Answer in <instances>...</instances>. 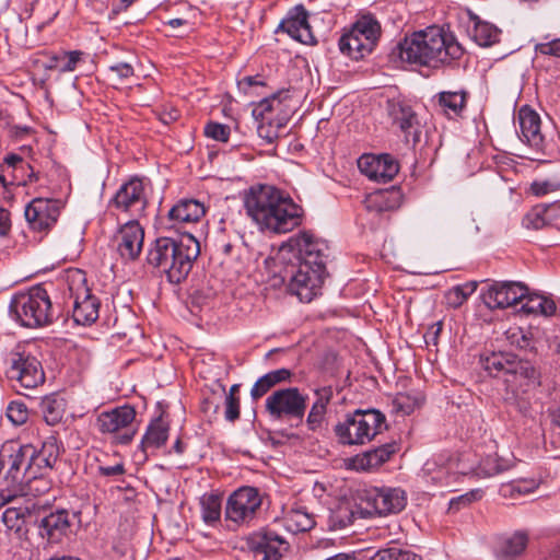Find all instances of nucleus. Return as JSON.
<instances>
[{"label":"nucleus","mask_w":560,"mask_h":560,"mask_svg":"<svg viewBox=\"0 0 560 560\" xmlns=\"http://www.w3.org/2000/svg\"><path fill=\"white\" fill-rule=\"evenodd\" d=\"M292 372L289 369H278L260 376L250 389L253 400H258L265 396L276 385L290 380Z\"/></svg>","instance_id":"obj_33"},{"label":"nucleus","mask_w":560,"mask_h":560,"mask_svg":"<svg viewBox=\"0 0 560 560\" xmlns=\"http://www.w3.org/2000/svg\"><path fill=\"white\" fill-rule=\"evenodd\" d=\"M206 214V207L196 199H180L167 212L164 229L179 231L186 224L199 222Z\"/></svg>","instance_id":"obj_24"},{"label":"nucleus","mask_w":560,"mask_h":560,"mask_svg":"<svg viewBox=\"0 0 560 560\" xmlns=\"http://www.w3.org/2000/svg\"><path fill=\"white\" fill-rule=\"evenodd\" d=\"M148 200L143 182L138 177H132L124 183L109 200V209L114 208L120 212L130 213L139 217L147 208Z\"/></svg>","instance_id":"obj_18"},{"label":"nucleus","mask_w":560,"mask_h":560,"mask_svg":"<svg viewBox=\"0 0 560 560\" xmlns=\"http://www.w3.org/2000/svg\"><path fill=\"white\" fill-rule=\"evenodd\" d=\"M8 377L25 388H35L44 383L45 374L38 359L24 346H16L9 357Z\"/></svg>","instance_id":"obj_13"},{"label":"nucleus","mask_w":560,"mask_h":560,"mask_svg":"<svg viewBox=\"0 0 560 560\" xmlns=\"http://www.w3.org/2000/svg\"><path fill=\"white\" fill-rule=\"evenodd\" d=\"M521 138L537 152L544 150V136L540 131V117L529 106L521 107L517 115Z\"/></svg>","instance_id":"obj_27"},{"label":"nucleus","mask_w":560,"mask_h":560,"mask_svg":"<svg viewBox=\"0 0 560 560\" xmlns=\"http://www.w3.org/2000/svg\"><path fill=\"white\" fill-rule=\"evenodd\" d=\"M504 382L514 392L530 384H538L539 372L529 361L518 359L514 354Z\"/></svg>","instance_id":"obj_28"},{"label":"nucleus","mask_w":560,"mask_h":560,"mask_svg":"<svg viewBox=\"0 0 560 560\" xmlns=\"http://www.w3.org/2000/svg\"><path fill=\"white\" fill-rule=\"evenodd\" d=\"M328 244L311 231H302L291 236L280 247V253H291L299 260L298 265L326 269Z\"/></svg>","instance_id":"obj_11"},{"label":"nucleus","mask_w":560,"mask_h":560,"mask_svg":"<svg viewBox=\"0 0 560 560\" xmlns=\"http://www.w3.org/2000/svg\"><path fill=\"white\" fill-rule=\"evenodd\" d=\"M459 292L460 290L456 285L446 292L445 300L450 307L457 308L465 303L464 299L460 298Z\"/></svg>","instance_id":"obj_59"},{"label":"nucleus","mask_w":560,"mask_h":560,"mask_svg":"<svg viewBox=\"0 0 560 560\" xmlns=\"http://www.w3.org/2000/svg\"><path fill=\"white\" fill-rule=\"evenodd\" d=\"M63 205L59 199L37 197L25 207V219L32 231L48 233L57 223Z\"/></svg>","instance_id":"obj_16"},{"label":"nucleus","mask_w":560,"mask_h":560,"mask_svg":"<svg viewBox=\"0 0 560 560\" xmlns=\"http://www.w3.org/2000/svg\"><path fill=\"white\" fill-rule=\"evenodd\" d=\"M392 54L410 65L438 68L459 59L463 49L451 33L431 26L406 36Z\"/></svg>","instance_id":"obj_2"},{"label":"nucleus","mask_w":560,"mask_h":560,"mask_svg":"<svg viewBox=\"0 0 560 560\" xmlns=\"http://www.w3.org/2000/svg\"><path fill=\"white\" fill-rule=\"evenodd\" d=\"M396 452L395 444L388 443L358 455L355 464L358 468L370 470L380 467Z\"/></svg>","instance_id":"obj_35"},{"label":"nucleus","mask_w":560,"mask_h":560,"mask_svg":"<svg viewBox=\"0 0 560 560\" xmlns=\"http://www.w3.org/2000/svg\"><path fill=\"white\" fill-rule=\"evenodd\" d=\"M535 51L541 55L560 57V38L551 39L546 43H539L535 46Z\"/></svg>","instance_id":"obj_56"},{"label":"nucleus","mask_w":560,"mask_h":560,"mask_svg":"<svg viewBox=\"0 0 560 560\" xmlns=\"http://www.w3.org/2000/svg\"><path fill=\"white\" fill-rule=\"evenodd\" d=\"M144 230L137 220L124 223L115 235L117 252L122 259L136 260L143 247Z\"/></svg>","instance_id":"obj_23"},{"label":"nucleus","mask_w":560,"mask_h":560,"mask_svg":"<svg viewBox=\"0 0 560 560\" xmlns=\"http://www.w3.org/2000/svg\"><path fill=\"white\" fill-rule=\"evenodd\" d=\"M370 517L398 513L406 506L407 498L404 490L398 488H369L360 490Z\"/></svg>","instance_id":"obj_14"},{"label":"nucleus","mask_w":560,"mask_h":560,"mask_svg":"<svg viewBox=\"0 0 560 560\" xmlns=\"http://www.w3.org/2000/svg\"><path fill=\"white\" fill-rule=\"evenodd\" d=\"M77 517L74 512L66 509L51 511L35 522L38 536L48 545H55L71 533L72 521Z\"/></svg>","instance_id":"obj_20"},{"label":"nucleus","mask_w":560,"mask_h":560,"mask_svg":"<svg viewBox=\"0 0 560 560\" xmlns=\"http://www.w3.org/2000/svg\"><path fill=\"white\" fill-rule=\"evenodd\" d=\"M443 324L442 322H436L435 324L431 325L427 332L424 334V339L427 345H436L439 336L442 331Z\"/></svg>","instance_id":"obj_60"},{"label":"nucleus","mask_w":560,"mask_h":560,"mask_svg":"<svg viewBox=\"0 0 560 560\" xmlns=\"http://www.w3.org/2000/svg\"><path fill=\"white\" fill-rule=\"evenodd\" d=\"M546 213V218L550 225L560 219V201H556L549 205H542Z\"/></svg>","instance_id":"obj_62"},{"label":"nucleus","mask_w":560,"mask_h":560,"mask_svg":"<svg viewBox=\"0 0 560 560\" xmlns=\"http://www.w3.org/2000/svg\"><path fill=\"white\" fill-rule=\"evenodd\" d=\"M526 302L522 305V311L527 314H541L551 316L555 314L557 307L552 300L538 294H529L525 296Z\"/></svg>","instance_id":"obj_43"},{"label":"nucleus","mask_w":560,"mask_h":560,"mask_svg":"<svg viewBox=\"0 0 560 560\" xmlns=\"http://www.w3.org/2000/svg\"><path fill=\"white\" fill-rule=\"evenodd\" d=\"M225 419L234 422L240 418V398L234 394H228L225 397Z\"/></svg>","instance_id":"obj_53"},{"label":"nucleus","mask_w":560,"mask_h":560,"mask_svg":"<svg viewBox=\"0 0 560 560\" xmlns=\"http://www.w3.org/2000/svg\"><path fill=\"white\" fill-rule=\"evenodd\" d=\"M135 0H115L114 2V12L118 13L121 11H126Z\"/></svg>","instance_id":"obj_64"},{"label":"nucleus","mask_w":560,"mask_h":560,"mask_svg":"<svg viewBox=\"0 0 560 560\" xmlns=\"http://www.w3.org/2000/svg\"><path fill=\"white\" fill-rule=\"evenodd\" d=\"M528 544V534L525 530H516L510 536L503 537L497 549L498 560H516L522 556Z\"/></svg>","instance_id":"obj_30"},{"label":"nucleus","mask_w":560,"mask_h":560,"mask_svg":"<svg viewBox=\"0 0 560 560\" xmlns=\"http://www.w3.org/2000/svg\"><path fill=\"white\" fill-rule=\"evenodd\" d=\"M283 523L287 530L298 534L311 530L315 525V520L304 509L299 508L289 511L284 516Z\"/></svg>","instance_id":"obj_39"},{"label":"nucleus","mask_w":560,"mask_h":560,"mask_svg":"<svg viewBox=\"0 0 560 560\" xmlns=\"http://www.w3.org/2000/svg\"><path fill=\"white\" fill-rule=\"evenodd\" d=\"M202 521L213 526L221 520L222 497L214 493H206L200 499Z\"/></svg>","instance_id":"obj_41"},{"label":"nucleus","mask_w":560,"mask_h":560,"mask_svg":"<svg viewBox=\"0 0 560 560\" xmlns=\"http://www.w3.org/2000/svg\"><path fill=\"white\" fill-rule=\"evenodd\" d=\"M83 52L80 50L59 51L49 57L45 68L47 70H57L59 72H72L82 61Z\"/></svg>","instance_id":"obj_38"},{"label":"nucleus","mask_w":560,"mask_h":560,"mask_svg":"<svg viewBox=\"0 0 560 560\" xmlns=\"http://www.w3.org/2000/svg\"><path fill=\"white\" fill-rule=\"evenodd\" d=\"M265 81L261 75H246L238 81V88L242 89L245 93L248 92V89L253 86H264Z\"/></svg>","instance_id":"obj_58"},{"label":"nucleus","mask_w":560,"mask_h":560,"mask_svg":"<svg viewBox=\"0 0 560 560\" xmlns=\"http://www.w3.org/2000/svg\"><path fill=\"white\" fill-rule=\"evenodd\" d=\"M59 454V445L54 436L47 438L40 448L32 444H23L18 450L11 451L8 457L9 469L4 476L7 486L0 489L2 503L13 501L21 492L18 487L22 479L21 472L31 478L47 475L57 463Z\"/></svg>","instance_id":"obj_3"},{"label":"nucleus","mask_w":560,"mask_h":560,"mask_svg":"<svg viewBox=\"0 0 560 560\" xmlns=\"http://www.w3.org/2000/svg\"><path fill=\"white\" fill-rule=\"evenodd\" d=\"M135 74L133 66L129 62H116L109 65L106 69V77L114 83H121L125 80L130 79Z\"/></svg>","instance_id":"obj_47"},{"label":"nucleus","mask_w":560,"mask_h":560,"mask_svg":"<svg viewBox=\"0 0 560 560\" xmlns=\"http://www.w3.org/2000/svg\"><path fill=\"white\" fill-rule=\"evenodd\" d=\"M244 207L261 231L284 234L299 228L304 218V209L291 196L270 185L249 188L244 198Z\"/></svg>","instance_id":"obj_1"},{"label":"nucleus","mask_w":560,"mask_h":560,"mask_svg":"<svg viewBox=\"0 0 560 560\" xmlns=\"http://www.w3.org/2000/svg\"><path fill=\"white\" fill-rule=\"evenodd\" d=\"M178 117L179 112L175 108H172L170 110H163L162 113H160V120L165 125L176 121Z\"/></svg>","instance_id":"obj_63"},{"label":"nucleus","mask_w":560,"mask_h":560,"mask_svg":"<svg viewBox=\"0 0 560 560\" xmlns=\"http://www.w3.org/2000/svg\"><path fill=\"white\" fill-rule=\"evenodd\" d=\"M385 112L392 129L415 148L421 141L424 125L413 106L407 100L393 97L387 100Z\"/></svg>","instance_id":"obj_10"},{"label":"nucleus","mask_w":560,"mask_h":560,"mask_svg":"<svg viewBox=\"0 0 560 560\" xmlns=\"http://www.w3.org/2000/svg\"><path fill=\"white\" fill-rule=\"evenodd\" d=\"M21 478L22 479H20L18 483V487L21 489V492L18 494V497L24 494V488L22 487V485H25L26 493L32 494L34 497L43 495L47 493L51 488V482L46 478V475L35 476L34 478H31L21 472Z\"/></svg>","instance_id":"obj_44"},{"label":"nucleus","mask_w":560,"mask_h":560,"mask_svg":"<svg viewBox=\"0 0 560 560\" xmlns=\"http://www.w3.org/2000/svg\"><path fill=\"white\" fill-rule=\"evenodd\" d=\"M30 509L27 506L20 508H8L2 514V521L7 528L14 532L19 537L26 534L25 517L30 515Z\"/></svg>","instance_id":"obj_42"},{"label":"nucleus","mask_w":560,"mask_h":560,"mask_svg":"<svg viewBox=\"0 0 560 560\" xmlns=\"http://www.w3.org/2000/svg\"><path fill=\"white\" fill-rule=\"evenodd\" d=\"M527 287L521 282L504 281L490 285L482 294L487 307L503 310L525 300Z\"/></svg>","instance_id":"obj_21"},{"label":"nucleus","mask_w":560,"mask_h":560,"mask_svg":"<svg viewBox=\"0 0 560 560\" xmlns=\"http://www.w3.org/2000/svg\"><path fill=\"white\" fill-rule=\"evenodd\" d=\"M136 417L135 407L125 404L100 412L95 420V428L100 433L110 436L112 443L127 445L138 432Z\"/></svg>","instance_id":"obj_9"},{"label":"nucleus","mask_w":560,"mask_h":560,"mask_svg":"<svg viewBox=\"0 0 560 560\" xmlns=\"http://www.w3.org/2000/svg\"><path fill=\"white\" fill-rule=\"evenodd\" d=\"M510 467L511 465L508 462L501 460L495 456L489 455L486 458L481 459L477 466L472 465L467 468L463 466L459 471L463 475H472L478 478H488L500 472H503L508 470Z\"/></svg>","instance_id":"obj_34"},{"label":"nucleus","mask_w":560,"mask_h":560,"mask_svg":"<svg viewBox=\"0 0 560 560\" xmlns=\"http://www.w3.org/2000/svg\"><path fill=\"white\" fill-rule=\"evenodd\" d=\"M466 96L465 92H441L439 93V106L447 117H458L465 109Z\"/></svg>","instance_id":"obj_40"},{"label":"nucleus","mask_w":560,"mask_h":560,"mask_svg":"<svg viewBox=\"0 0 560 560\" xmlns=\"http://www.w3.org/2000/svg\"><path fill=\"white\" fill-rule=\"evenodd\" d=\"M559 188V185L557 183L550 182V180H535L530 185V191L535 196H545L551 191H556Z\"/></svg>","instance_id":"obj_57"},{"label":"nucleus","mask_w":560,"mask_h":560,"mask_svg":"<svg viewBox=\"0 0 560 560\" xmlns=\"http://www.w3.org/2000/svg\"><path fill=\"white\" fill-rule=\"evenodd\" d=\"M308 13L306 9L300 4L289 11L285 19L279 24L277 32L287 33L291 38L302 44H314L315 37L308 24Z\"/></svg>","instance_id":"obj_26"},{"label":"nucleus","mask_w":560,"mask_h":560,"mask_svg":"<svg viewBox=\"0 0 560 560\" xmlns=\"http://www.w3.org/2000/svg\"><path fill=\"white\" fill-rule=\"evenodd\" d=\"M10 316L26 328H44L59 317L44 284L13 295L9 305Z\"/></svg>","instance_id":"obj_5"},{"label":"nucleus","mask_w":560,"mask_h":560,"mask_svg":"<svg viewBox=\"0 0 560 560\" xmlns=\"http://www.w3.org/2000/svg\"><path fill=\"white\" fill-rule=\"evenodd\" d=\"M170 424L160 416L153 419L143 434L139 448L147 454L162 447L168 439Z\"/></svg>","instance_id":"obj_29"},{"label":"nucleus","mask_w":560,"mask_h":560,"mask_svg":"<svg viewBox=\"0 0 560 560\" xmlns=\"http://www.w3.org/2000/svg\"><path fill=\"white\" fill-rule=\"evenodd\" d=\"M387 428L386 417L377 409H357L338 422L334 432L342 445H364Z\"/></svg>","instance_id":"obj_6"},{"label":"nucleus","mask_w":560,"mask_h":560,"mask_svg":"<svg viewBox=\"0 0 560 560\" xmlns=\"http://www.w3.org/2000/svg\"><path fill=\"white\" fill-rule=\"evenodd\" d=\"M261 497L254 487H241L228 499L225 518L236 525L248 524L261 506Z\"/></svg>","instance_id":"obj_15"},{"label":"nucleus","mask_w":560,"mask_h":560,"mask_svg":"<svg viewBox=\"0 0 560 560\" xmlns=\"http://www.w3.org/2000/svg\"><path fill=\"white\" fill-rule=\"evenodd\" d=\"M281 92L273 93L272 95L262 98L254 108L253 116L257 120H267L269 119L268 115L273 110L278 109L281 105L280 101Z\"/></svg>","instance_id":"obj_45"},{"label":"nucleus","mask_w":560,"mask_h":560,"mask_svg":"<svg viewBox=\"0 0 560 560\" xmlns=\"http://www.w3.org/2000/svg\"><path fill=\"white\" fill-rule=\"evenodd\" d=\"M420 405V400L409 394L399 393L394 398V406L397 411L404 415H410L416 407Z\"/></svg>","instance_id":"obj_50"},{"label":"nucleus","mask_w":560,"mask_h":560,"mask_svg":"<svg viewBox=\"0 0 560 560\" xmlns=\"http://www.w3.org/2000/svg\"><path fill=\"white\" fill-rule=\"evenodd\" d=\"M474 21L471 38L481 47H490L500 40L501 31L489 22L481 21L476 14L470 15Z\"/></svg>","instance_id":"obj_37"},{"label":"nucleus","mask_w":560,"mask_h":560,"mask_svg":"<svg viewBox=\"0 0 560 560\" xmlns=\"http://www.w3.org/2000/svg\"><path fill=\"white\" fill-rule=\"evenodd\" d=\"M200 255L198 240L188 232L180 236H160L149 248L147 261L160 273L166 276L171 283L184 281Z\"/></svg>","instance_id":"obj_4"},{"label":"nucleus","mask_w":560,"mask_h":560,"mask_svg":"<svg viewBox=\"0 0 560 560\" xmlns=\"http://www.w3.org/2000/svg\"><path fill=\"white\" fill-rule=\"evenodd\" d=\"M370 560H421V558L412 551L388 547L376 551Z\"/></svg>","instance_id":"obj_46"},{"label":"nucleus","mask_w":560,"mask_h":560,"mask_svg":"<svg viewBox=\"0 0 560 560\" xmlns=\"http://www.w3.org/2000/svg\"><path fill=\"white\" fill-rule=\"evenodd\" d=\"M231 129L228 125L217 121H209L205 126V135L215 141L228 142L230 139Z\"/></svg>","instance_id":"obj_49"},{"label":"nucleus","mask_w":560,"mask_h":560,"mask_svg":"<svg viewBox=\"0 0 560 560\" xmlns=\"http://www.w3.org/2000/svg\"><path fill=\"white\" fill-rule=\"evenodd\" d=\"M326 413H327V409L312 405L310 412L307 415V418H306V425H307L308 430L317 431L322 427V424L325 420Z\"/></svg>","instance_id":"obj_52"},{"label":"nucleus","mask_w":560,"mask_h":560,"mask_svg":"<svg viewBox=\"0 0 560 560\" xmlns=\"http://www.w3.org/2000/svg\"><path fill=\"white\" fill-rule=\"evenodd\" d=\"M326 269L298 265L288 284L291 294L296 295L301 302H311L320 294Z\"/></svg>","instance_id":"obj_17"},{"label":"nucleus","mask_w":560,"mask_h":560,"mask_svg":"<svg viewBox=\"0 0 560 560\" xmlns=\"http://www.w3.org/2000/svg\"><path fill=\"white\" fill-rule=\"evenodd\" d=\"M523 225L527 229L540 230L545 226L550 225L546 218L545 209L542 205L533 207L524 217Z\"/></svg>","instance_id":"obj_48"},{"label":"nucleus","mask_w":560,"mask_h":560,"mask_svg":"<svg viewBox=\"0 0 560 560\" xmlns=\"http://www.w3.org/2000/svg\"><path fill=\"white\" fill-rule=\"evenodd\" d=\"M307 396L298 387H288L275 390L265 404V409L275 420H298L301 422L306 410Z\"/></svg>","instance_id":"obj_12"},{"label":"nucleus","mask_w":560,"mask_h":560,"mask_svg":"<svg viewBox=\"0 0 560 560\" xmlns=\"http://www.w3.org/2000/svg\"><path fill=\"white\" fill-rule=\"evenodd\" d=\"M362 174L378 183L390 182L398 173V162L390 154H363L358 160Z\"/></svg>","instance_id":"obj_22"},{"label":"nucleus","mask_w":560,"mask_h":560,"mask_svg":"<svg viewBox=\"0 0 560 560\" xmlns=\"http://www.w3.org/2000/svg\"><path fill=\"white\" fill-rule=\"evenodd\" d=\"M63 293L72 302V318L75 324L89 326L100 316V299L92 294L88 285L85 271L79 268H69L62 276Z\"/></svg>","instance_id":"obj_7"},{"label":"nucleus","mask_w":560,"mask_h":560,"mask_svg":"<svg viewBox=\"0 0 560 560\" xmlns=\"http://www.w3.org/2000/svg\"><path fill=\"white\" fill-rule=\"evenodd\" d=\"M513 353L510 352H483L480 354V364L491 376H502L505 378L506 372L511 366Z\"/></svg>","instance_id":"obj_32"},{"label":"nucleus","mask_w":560,"mask_h":560,"mask_svg":"<svg viewBox=\"0 0 560 560\" xmlns=\"http://www.w3.org/2000/svg\"><path fill=\"white\" fill-rule=\"evenodd\" d=\"M246 546L257 560H281L289 542L273 530L261 529L246 538Z\"/></svg>","instance_id":"obj_19"},{"label":"nucleus","mask_w":560,"mask_h":560,"mask_svg":"<svg viewBox=\"0 0 560 560\" xmlns=\"http://www.w3.org/2000/svg\"><path fill=\"white\" fill-rule=\"evenodd\" d=\"M39 410L44 420L49 425L59 423L66 411V400L57 393H52L42 398Z\"/></svg>","instance_id":"obj_36"},{"label":"nucleus","mask_w":560,"mask_h":560,"mask_svg":"<svg viewBox=\"0 0 560 560\" xmlns=\"http://www.w3.org/2000/svg\"><path fill=\"white\" fill-rule=\"evenodd\" d=\"M7 416L14 424H23L28 418L27 408L22 402L12 401L8 406Z\"/></svg>","instance_id":"obj_51"},{"label":"nucleus","mask_w":560,"mask_h":560,"mask_svg":"<svg viewBox=\"0 0 560 560\" xmlns=\"http://www.w3.org/2000/svg\"><path fill=\"white\" fill-rule=\"evenodd\" d=\"M314 394H315L316 399L313 402V405L327 409V406L330 404V401L334 397L332 387L324 386V387L316 388L314 390Z\"/></svg>","instance_id":"obj_55"},{"label":"nucleus","mask_w":560,"mask_h":560,"mask_svg":"<svg viewBox=\"0 0 560 560\" xmlns=\"http://www.w3.org/2000/svg\"><path fill=\"white\" fill-rule=\"evenodd\" d=\"M364 510L365 505L359 490L354 497L338 501L330 511L329 521L336 528H346L359 518H369Z\"/></svg>","instance_id":"obj_25"},{"label":"nucleus","mask_w":560,"mask_h":560,"mask_svg":"<svg viewBox=\"0 0 560 560\" xmlns=\"http://www.w3.org/2000/svg\"><path fill=\"white\" fill-rule=\"evenodd\" d=\"M381 34L380 22L372 14L362 15L340 36L339 50L353 60L362 59L373 51Z\"/></svg>","instance_id":"obj_8"},{"label":"nucleus","mask_w":560,"mask_h":560,"mask_svg":"<svg viewBox=\"0 0 560 560\" xmlns=\"http://www.w3.org/2000/svg\"><path fill=\"white\" fill-rule=\"evenodd\" d=\"M11 231V214L10 212L0 207V237L9 235Z\"/></svg>","instance_id":"obj_61"},{"label":"nucleus","mask_w":560,"mask_h":560,"mask_svg":"<svg viewBox=\"0 0 560 560\" xmlns=\"http://www.w3.org/2000/svg\"><path fill=\"white\" fill-rule=\"evenodd\" d=\"M0 167L2 172H8L9 170H11V184H14L16 186L26 185V179L23 176L18 175V172L30 171V180L36 182L38 179V176L34 172L31 164L16 153L7 154Z\"/></svg>","instance_id":"obj_31"},{"label":"nucleus","mask_w":560,"mask_h":560,"mask_svg":"<svg viewBox=\"0 0 560 560\" xmlns=\"http://www.w3.org/2000/svg\"><path fill=\"white\" fill-rule=\"evenodd\" d=\"M126 472L125 464L121 459L116 462L113 465H103L100 464L97 466V474L102 477H116L121 476Z\"/></svg>","instance_id":"obj_54"}]
</instances>
